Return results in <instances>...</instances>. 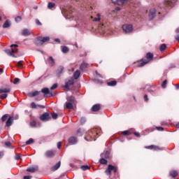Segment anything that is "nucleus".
I'll return each instance as SVG.
<instances>
[{
  "mask_svg": "<svg viewBox=\"0 0 179 179\" xmlns=\"http://www.w3.org/2000/svg\"><path fill=\"white\" fill-rule=\"evenodd\" d=\"M100 128H94L92 129L89 132H88V136L85 138L88 142L92 141H96V136L99 135L101 132Z\"/></svg>",
  "mask_w": 179,
  "mask_h": 179,
  "instance_id": "nucleus-1",
  "label": "nucleus"
},
{
  "mask_svg": "<svg viewBox=\"0 0 179 179\" xmlns=\"http://www.w3.org/2000/svg\"><path fill=\"white\" fill-rule=\"evenodd\" d=\"M17 47H19L17 44H12L10 45L11 49L6 50L5 52L9 57H13V58H16V55L15 54H17Z\"/></svg>",
  "mask_w": 179,
  "mask_h": 179,
  "instance_id": "nucleus-2",
  "label": "nucleus"
},
{
  "mask_svg": "<svg viewBox=\"0 0 179 179\" xmlns=\"http://www.w3.org/2000/svg\"><path fill=\"white\" fill-rule=\"evenodd\" d=\"M66 102L65 103L66 108L68 110H72L73 108V104H75V98L72 96L66 97Z\"/></svg>",
  "mask_w": 179,
  "mask_h": 179,
  "instance_id": "nucleus-3",
  "label": "nucleus"
},
{
  "mask_svg": "<svg viewBox=\"0 0 179 179\" xmlns=\"http://www.w3.org/2000/svg\"><path fill=\"white\" fill-rule=\"evenodd\" d=\"M8 93H10V88H0V99H6L8 97Z\"/></svg>",
  "mask_w": 179,
  "mask_h": 179,
  "instance_id": "nucleus-4",
  "label": "nucleus"
},
{
  "mask_svg": "<svg viewBox=\"0 0 179 179\" xmlns=\"http://www.w3.org/2000/svg\"><path fill=\"white\" fill-rule=\"evenodd\" d=\"M50 41V37L48 36H46V37H38L36 38V40L35 41V44L36 45H43V43H47V41Z\"/></svg>",
  "mask_w": 179,
  "mask_h": 179,
  "instance_id": "nucleus-5",
  "label": "nucleus"
},
{
  "mask_svg": "<svg viewBox=\"0 0 179 179\" xmlns=\"http://www.w3.org/2000/svg\"><path fill=\"white\" fill-rule=\"evenodd\" d=\"M117 169L116 166H114L111 164H109L108 166V169L105 171L106 174H107V176H109V177H111V172L114 171V173H117Z\"/></svg>",
  "mask_w": 179,
  "mask_h": 179,
  "instance_id": "nucleus-6",
  "label": "nucleus"
},
{
  "mask_svg": "<svg viewBox=\"0 0 179 179\" xmlns=\"http://www.w3.org/2000/svg\"><path fill=\"white\" fill-rule=\"evenodd\" d=\"M146 58L148 60L142 62L138 65V66H145V65H146L149 61H152V59H153V54L150 52L147 53Z\"/></svg>",
  "mask_w": 179,
  "mask_h": 179,
  "instance_id": "nucleus-7",
  "label": "nucleus"
},
{
  "mask_svg": "<svg viewBox=\"0 0 179 179\" xmlns=\"http://www.w3.org/2000/svg\"><path fill=\"white\" fill-rule=\"evenodd\" d=\"M131 0H112L113 3L118 5L119 6H124L126 3H128Z\"/></svg>",
  "mask_w": 179,
  "mask_h": 179,
  "instance_id": "nucleus-8",
  "label": "nucleus"
},
{
  "mask_svg": "<svg viewBox=\"0 0 179 179\" xmlns=\"http://www.w3.org/2000/svg\"><path fill=\"white\" fill-rule=\"evenodd\" d=\"M41 92L43 93L45 97H52L54 96L48 87L42 89Z\"/></svg>",
  "mask_w": 179,
  "mask_h": 179,
  "instance_id": "nucleus-9",
  "label": "nucleus"
},
{
  "mask_svg": "<svg viewBox=\"0 0 179 179\" xmlns=\"http://www.w3.org/2000/svg\"><path fill=\"white\" fill-rule=\"evenodd\" d=\"M122 29L126 33H132V31L134 30V27L131 24H124L122 26Z\"/></svg>",
  "mask_w": 179,
  "mask_h": 179,
  "instance_id": "nucleus-10",
  "label": "nucleus"
},
{
  "mask_svg": "<svg viewBox=\"0 0 179 179\" xmlns=\"http://www.w3.org/2000/svg\"><path fill=\"white\" fill-rule=\"evenodd\" d=\"M148 17L150 20H152V19H155V17H156V8H152L150 9L148 13Z\"/></svg>",
  "mask_w": 179,
  "mask_h": 179,
  "instance_id": "nucleus-11",
  "label": "nucleus"
},
{
  "mask_svg": "<svg viewBox=\"0 0 179 179\" xmlns=\"http://www.w3.org/2000/svg\"><path fill=\"white\" fill-rule=\"evenodd\" d=\"M41 121H50L51 120V116H50L49 113H45L40 116Z\"/></svg>",
  "mask_w": 179,
  "mask_h": 179,
  "instance_id": "nucleus-12",
  "label": "nucleus"
},
{
  "mask_svg": "<svg viewBox=\"0 0 179 179\" xmlns=\"http://www.w3.org/2000/svg\"><path fill=\"white\" fill-rule=\"evenodd\" d=\"M176 3V0H164V5L168 8H173Z\"/></svg>",
  "mask_w": 179,
  "mask_h": 179,
  "instance_id": "nucleus-13",
  "label": "nucleus"
},
{
  "mask_svg": "<svg viewBox=\"0 0 179 179\" xmlns=\"http://www.w3.org/2000/svg\"><path fill=\"white\" fill-rule=\"evenodd\" d=\"M45 156L48 159H51L55 156V150H49L45 152Z\"/></svg>",
  "mask_w": 179,
  "mask_h": 179,
  "instance_id": "nucleus-14",
  "label": "nucleus"
},
{
  "mask_svg": "<svg viewBox=\"0 0 179 179\" xmlns=\"http://www.w3.org/2000/svg\"><path fill=\"white\" fill-rule=\"evenodd\" d=\"M73 83V78L66 80V85H64V89L66 90H69V86H72Z\"/></svg>",
  "mask_w": 179,
  "mask_h": 179,
  "instance_id": "nucleus-15",
  "label": "nucleus"
},
{
  "mask_svg": "<svg viewBox=\"0 0 179 179\" xmlns=\"http://www.w3.org/2000/svg\"><path fill=\"white\" fill-rule=\"evenodd\" d=\"M69 143H70L71 145H76V143H78V138H76V137L75 136L69 138Z\"/></svg>",
  "mask_w": 179,
  "mask_h": 179,
  "instance_id": "nucleus-16",
  "label": "nucleus"
},
{
  "mask_svg": "<svg viewBox=\"0 0 179 179\" xmlns=\"http://www.w3.org/2000/svg\"><path fill=\"white\" fill-rule=\"evenodd\" d=\"M21 34L22 36H24L25 37H27V36H30V34H31V32L30 31V30H29L28 29H24L22 31H21Z\"/></svg>",
  "mask_w": 179,
  "mask_h": 179,
  "instance_id": "nucleus-17",
  "label": "nucleus"
},
{
  "mask_svg": "<svg viewBox=\"0 0 179 179\" xmlns=\"http://www.w3.org/2000/svg\"><path fill=\"white\" fill-rule=\"evenodd\" d=\"M12 124H13V117L10 116L6 122V127H10Z\"/></svg>",
  "mask_w": 179,
  "mask_h": 179,
  "instance_id": "nucleus-18",
  "label": "nucleus"
},
{
  "mask_svg": "<svg viewBox=\"0 0 179 179\" xmlns=\"http://www.w3.org/2000/svg\"><path fill=\"white\" fill-rule=\"evenodd\" d=\"M10 26H12L10 20H6L3 24V29H8V27H10Z\"/></svg>",
  "mask_w": 179,
  "mask_h": 179,
  "instance_id": "nucleus-19",
  "label": "nucleus"
},
{
  "mask_svg": "<svg viewBox=\"0 0 179 179\" xmlns=\"http://www.w3.org/2000/svg\"><path fill=\"white\" fill-rule=\"evenodd\" d=\"M61 167V161L51 168L52 171H57Z\"/></svg>",
  "mask_w": 179,
  "mask_h": 179,
  "instance_id": "nucleus-20",
  "label": "nucleus"
},
{
  "mask_svg": "<svg viewBox=\"0 0 179 179\" xmlns=\"http://www.w3.org/2000/svg\"><path fill=\"white\" fill-rule=\"evenodd\" d=\"M89 67V64L86 62H83L82 64L80 66V71H85V69H86V68Z\"/></svg>",
  "mask_w": 179,
  "mask_h": 179,
  "instance_id": "nucleus-21",
  "label": "nucleus"
},
{
  "mask_svg": "<svg viewBox=\"0 0 179 179\" xmlns=\"http://www.w3.org/2000/svg\"><path fill=\"white\" fill-rule=\"evenodd\" d=\"M101 159H100V164H107V159L104 158V154H101Z\"/></svg>",
  "mask_w": 179,
  "mask_h": 179,
  "instance_id": "nucleus-22",
  "label": "nucleus"
},
{
  "mask_svg": "<svg viewBox=\"0 0 179 179\" xmlns=\"http://www.w3.org/2000/svg\"><path fill=\"white\" fill-rule=\"evenodd\" d=\"M37 170H38V166L28 168L27 169V171H29V173H36V171H37Z\"/></svg>",
  "mask_w": 179,
  "mask_h": 179,
  "instance_id": "nucleus-23",
  "label": "nucleus"
},
{
  "mask_svg": "<svg viewBox=\"0 0 179 179\" xmlns=\"http://www.w3.org/2000/svg\"><path fill=\"white\" fill-rule=\"evenodd\" d=\"M31 108H37V107H40V108H45V106H43V105H36V103L34 102H32L31 103Z\"/></svg>",
  "mask_w": 179,
  "mask_h": 179,
  "instance_id": "nucleus-24",
  "label": "nucleus"
},
{
  "mask_svg": "<svg viewBox=\"0 0 179 179\" xmlns=\"http://www.w3.org/2000/svg\"><path fill=\"white\" fill-rule=\"evenodd\" d=\"M145 149H150V150H160V148H159L158 146L156 145H149L145 147Z\"/></svg>",
  "mask_w": 179,
  "mask_h": 179,
  "instance_id": "nucleus-25",
  "label": "nucleus"
},
{
  "mask_svg": "<svg viewBox=\"0 0 179 179\" xmlns=\"http://www.w3.org/2000/svg\"><path fill=\"white\" fill-rule=\"evenodd\" d=\"M40 91H34V92H31L29 94V97H35V96H38L40 94Z\"/></svg>",
  "mask_w": 179,
  "mask_h": 179,
  "instance_id": "nucleus-26",
  "label": "nucleus"
},
{
  "mask_svg": "<svg viewBox=\"0 0 179 179\" xmlns=\"http://www.w3.org/2000/svg\"><path fill=\"white\" fill-rule=\"evenodd\" d=\"M48 61L49 64H50L51 66H54V65H55V60H54V58H52V57H49Z\"/></svg>",
  "mask_w": 179,
  "mask_h": 179,
  "instance_id": "nucleus-27",
  "label": "nucleus"
},
{
  "mask_svg": "<svg viewBox=\"0 0 179 179\" xmlns=\"http://www.w3.org/2000/svg\"><path fill=\"white\" fill-rule=\"evenodd\" d=\"M100 108H101L100 104H95L92 106V111H99Z\"/></svg>",
  "mask_w": 179,
  "mask_h": 179,
  "instance_id": "nucleus-28",
  "label": "nucleus"
},
{
  "mask_svg": "<svg viewBox=\"0 0 179 179\" xmlns=\"http://www.w3.org/2000/svg\"><path fill=\"white\" fill-rule=\"evenodd\" d=\"M79 76H80V71L77 70L73 74V78L77 80L79 79Z\"/></svg>",
  "mask_w": 179,
  "mask_h": 179,
  "instance_id": "nucleus-29",
  "label": "nucleus"
},
{
  "mask_svg": "<svg viewBox=\"0 0 179 179\" xmlns=\"http://www.w3.org/2000/svg\"><path fill=\"white\" fill-rule=\"evenodd\" d=\"M169 174L171 177H173V178L178 176L177 171H171Z\"/></svg>",
  "mask_w": 179,
  "mask_h": 179,
  "instance_id": "nucleus-30",
  "label": "nucleus"
},
{
  "mask_svg": "<svg viewBox=\"0 0 179 179\" xmlns=\"http://www.w3.org/2000/svg\"><path fill=\"white\" fill-rule=\"evenodd\" d=\"M101 19V14L96 13V17H95L93 20L94 22H100V20Z\"/></svg>",
  "mask_w": 179,
  "mask_h": 179,
  "instance_id": "nucleus-31",
  "label": "nucleus"
},
{
  "mask_svg": "<svg viewBox=\"0 0 179 179\" xmlns=\"http://www.w3.org/2000/svg\"><path fill=\"white\" fill-rule=\"evenodd\" d=\"M62 71H64V66H60L58 68V69H57V75H58L59 76H61V73H62Z\"/></svg>",
  "mask_w": 179,
  "mask_h": 179,
  "instance_id": "nucleus-32",
  "label": "nucleus"
},
{
  "mask_svg": "<svg viewBox=\"0 0 179 179\" xmlns=\"http://www.w3.org/2000/svg\"><path fill=\"white\" fill-rule=\"evenodd\" d=\"M81 170H83V171H86V170H89V169H90V167H89V166L87 165H83L80 166Z\"/></svg>",
  "mask_w": 179,
  "mask_h": 179,
  "instance_id": "nucleus-33",
  "label": "nucleus"
},
{
  "mask_svg": "<svg viewBox=\"0 0 179 179\" xmlns=\"http://www.w3.org/2000/svg\"><path fill=\"white\" fill-rule=\"evenodd\" d=\"M64 16H72V12L68 10H64Z\"/></svg>",
  "mask_w": 179,
  "mask_h": 179,
  "instance_id": "nucleus-34",
  "label": "nucleus"
},
{
  "mask_svg": "<svg viewBox=\"0 0 179 179\" xmlns=\"http://www.w3.org/2000/svg\"><path fill=\"white\" fill-rule=\"evenodd\" d=\"M103 155V159H108L110 157V152L106 151V153H102Z\"/></svg>",
  "mask_w": 179,
  "mask_h": 179,
  "instance_id": "nucleus-35",
  "label": "nucleus"
},
{
  "mask_svg": "<svg viewBox=\"0 0 179 179\" xmlns=\"http://www.w3.org/2000/svg\"><path fill=\"white\" fill-rule=\"evenodd\" d=\"M54 6H55V3H52V2H49L48 3V9H52V8H54Z\"/></svg>",
  "mask_w": 179,
  "mask_h": 179,
  "instance_id": "nucleus-36",
  "label": "nucleus"
},
{
  "mask_svg": "<svg viewBox=\"0 0 179 179\" xmlns=\"http://www.w3.org/2000/svg\"><path fill=\"white\" fill-rule=\"evenodd\" d=\"M108 86H115L117 81H110L107 83Z\"/></svg>",
  "mask_w": 179,
  "mask_h": 179,
  "instance_id": "nucleus-37",
  "label": "nucleus"
},
{
  "mask_svg": "<svg viewBox=\"0 0 179 179\" xmlns=\"http://www.w3.org/2000/svg\"><path fill=\"white\" fill-rule=\"evenodd\" d=\"M62 52H64V54H66V52H68V51H69V48H68V47L64 46L62 48Z\"/></svg>",
  "mask_w": 179,
  "mask_h": 179,
  "instance_id": "nucleus-38",
  "label": "nucleus"
},
{
  "mask_svg": "<svg viewBox=\"0 0 179 179\" xmlns=\"http://www.w3.org/2000/svg\"><path fill=\"white\" fill-rule=\"evenodd\" d=\"M31 143H34V140L33 138H29L26 141V145H31Z\"/></svg>",
  "mask_w": 179,
  "mask_h": 179,
  "instance_id": "nucleus-39",
  "label": "nucleus"
},
{
  "mask_svg": "<svg viewBox=\"0 0 179 179\" xmlns=\"http://www.w3.org/2000/svg\"><path fill=\"white\" fill-rule=\"evenodd\" d=\"M83 23V21L82 20H78L77 21V27H82Z\"/></svg>",
  "mask_w": 179,
  "mask_h": 179,
  "instance_id": "nucleus-40",
  "label": "nucleus"
},
{
  "mask_svg": "<svg viewBox=\"0 0 179 179\" xmlns=\"http://www.w3.org/2000/svg\"><path fill=\"white\" fill-rule=\"evenodd\" d=\"M6 120H8V114L3 115L1 117V121H3V122H5Z\"/></svg>",
  "mask_w": 179,
  "mask_h": 179,
  "instance_id": "nucleus-41",
  "label": "nucleus"
},
{
  "mask_svg": "<svg viewBox=\"0 0 179 179\" xmlns=\"http://www.w3.org/2000/svg\"><path fill=\"white\" fill-rule=\"evenodd\" d=\"M166 85H167V80H165L162 83V87H163V89H166Z\"/></svg>",
  "mask_w": 179,
  "mask_h": 179,
  "instance_id": "nucleus-42",
  "label": "nucleus"
},
{
  "mask_svg": "<svg viewBox=\"0 0 179 179\" xmlns=\"http://www.w3.org/2000/svg\"><path fill=\"white\" fill-rule=\"evenodd\" d=\"M15 21L16 23H19V22H22V17L20 16H17L15 17Z\"/></svg>",
  "mask_w": 179,
  "mask_h": 179,
  "instance_id": "nucleus-43",
  "label": "nucleus"
},
{
  "mask_svg": "<svg viewBox=\"0 0 179 179\" xmlns=\"http://www.w3.org/2000/svg\"><path fill=\"white\" fill-rule=\"evenodd\" d=\"M166 44L164 43L160 46L159 50H160V51H164V50H166Z\"/></svg>",
  "mask_w": 179,
  "mask_h": 179,
  "instance_id": "nucleus-44",
  "label": "nucleus"
},
{
  "mask_svg": "<svg viewBox=\"0 0 179 179\" xmlns=\"http://www.w3.org/2000/svg\"><path fill=\"white\" fill-rule=\"evenodd\" d=\"M57 87H58V84H54V85L50 87V90H55V89H57Z\"/></svg>",
  "mask_w": 179,
  "mask_h": 179,
  "instance_id": "nucleus-45",
  "label": "nucleus"
},
{
  "mask_svg": "<svg viewBox=\"0 0 179 179\" xmlns=\"http://www.w3.org/2000/svg\"><path fill=\"white\" fill-rule=\"evenodd\" d=\"M19 82H20V79L16 78L14 79L13 84L14 85H17V83H19Z\"/></svg>",
  "mask_w": 179,
  "mask_h": 179,
  "instance_id": "nucleus-46",
  "label": "nucleus"
},
{
  "mask_svg": "<svg viewBox=\"0 0 179 179\" xmlns=\"http://www.w3.org/2000/svg\"><path fill=\"white\" fill-rule=\"evenodd\" d=\"M52 117L53 118V120H57V118H58V114L57 113L52 114Z\"/></svg>",
  "mask_w": 179,
  "mask_h": 179,
  "instance_id": "nucleus-47",
  "label": "nucleus"
},
{
  "mask_svg": "<svg viewBox=\"0 0 179 179\" xmlns=\"http://www.w3.org/2000/svg\"><path fill=\"white\" fill-rule=\"evenodd\" d=\"M17 66H19V68H22V66H23V64L22 63V61H20L17 63Z\"/></svg>",
  "mask_w": 179,
  "mask_h": 179,
  "instance_id": "nucleus-48",
  "label": "nucleus"
},
{
  "mask_svg": "<svg viewBox=\"0 0 179 179\" xmlns=\"http://www.w3.org/2000/svg\"><path fill=\"white\" fill-rule=\"evenodd\" d=\"M30 125H31V127H36V121H32V122H30Z\"/></svg>",
  "mask_w": 179,
  "mask_h": 179,
  "instance_id": "nucleus-49",
  "label": "nucleus"
},
{
  "mask_svg": "<svg viewBox=\"0 0 179 179\" xmlns=\"http://www.w3.org/2000/svg\"><path fill=\"white\" fill-rule=\"evenodd\" d=\"M80 122H81L82 124H85V122H86V118L81 117Z\"/></svg>",
  "mask_w": 179,
  "mask_h": 179,
  "instance_id": "nucleus-50",
  "label": "nucleus"
},
{
  "mask_svg": "<svg viewBox=\"0 0 179 179\" xmlns=\"http://www.w3.org/2000/svg\"><path fill=\"white\" fill-rule=\"evenodd\" d=\"M156 129H157V131H164V129L161 127H157Z\"/></svg>",
  "mask_w": 179,
  "mask_h": 179,
  "instance_id": "nucleus-51",
  "label": "nucleus"
},
{
  "mask_svg": "<svg viewBox=\"0 0 179 179\" xmlns=\"http://www.w3.org/2000/svg\"><path fill=\"white\" fill-rule=\"evenodd\" d=\"M36 23L38 26H41V22L38 20H36Z\"/></svg>",
  "mask_w": 179,
  "mask_h": 179,
  "instance_id": "nucleus-52",
  "label": "nucleus"
},
{
  "mask_svg": "<svg viewBox=\"0 0 179 179\" xmlns=\"http://www.w3.org/2000/svg\"><path fill=\"white\" fill-rule=\"evenodd\" d=\"M122 134H123V135H129V131H122Z\"/></svg>",
  "mask_w": 179,
  "mask_h": 179,
  "instance_id": "nucleus-53",
  "label": "nucleus"
},
{
  "mask_svg": "<svg viewBox=\"0 0 179 179\" xmlns=\"http://www.w3.org/2000/svg\"><path fill=\"white\" fill-rule=\"evenodd\" d=\"M6 146H10L12 143L10 141H7L5 143Z\"/></svg>",
  "mask_w": 179,
  "mask_h": 179,
  "instance_id": "nucleus-54",
  "label": "nucleus"
},
{
  "mask_svg": "<svg viewBox=\"0 0 179 179\" xmlns=\"http://www.w3.org/2000/svg\"><path fill=\"white\" fill-rule=\"evenodd\" d=\"M62 145V143H61V142H58L57 143V148L58 149H61V145Z\"/></svg>",
  "mask_w": 179,
  "mask_h": 179,
  "instance_id": "nucleus-55",
  "label": "nucleus"
},
{
  "mask_svg": "<svg viewBox=\"0 0 179 179\" xmlns=\"http://www.w3.org/2000/svg\"><path fill=\"white\" fill-rule=\"evenodd\" d=\"M134 135L135 136H137V138H141V134H139L138 132H134Z\"/></svg>",
  "mask_w": 179,
  "mask_h": 179,
  "instance_id": "nucleus-56",
  "label": "nucleus"
},
{
  "mask_svg": "<svg viewBox=\"0 0 179 179\" xmlns=\"http://www.w3.org/2000/svg\"><path fill=\"white\" fill-rule=\"evenodd\" d=\"M144 100H145V101H149V99L148 98V95L147 94H145L144 96Z\"/></svg>",
  "mask_w": 179,
  "mask_h": 179,
  "instance_id": "nucleus-57",
  "label": "nucleus"
},
{
  "mask_svg": "<svg viewBox=\"0 0 179 179\" xmlns=\"http://www.w3.org/2000/svg\"><path fill=\"white\" fill-rule=\"evenodd\" d=\"M19 159H20V155H17L15 156V160H19Z\"/></svg>",
  "mask_w": 179,
  "mask_h": 179,
  "instance_id": "nucleus-58",
  "label": "nucleus"
},
{
  "mask_svg": "<svg viewBox=\"0 0 179 179\" xmlns=\"http://www.w3.org/2000/svg\"><path fill=\"white\" fill-rule=\"evenodd\" d=\"M24 179H31V176H24Z\"/></svg>",
  "mask_w": 179,
  "mask_h": 179,
  "instance_id": "nucleus-59",
  "label": "nucleus"
},
{
  "mask_svg": "<svg viewBox=\"0 0 179 179\" xmlns=\"http://www.w3.org/2000/svg\"><path fill=\"white\" fill-rule=\"evenodd\" d=\"M1 157H3V152H0V159H1Z\"/></svg>",
  "mask_w": 179,
  "mask_h": 179,
  "instance_id": "nucleus-60",
  "label": "nucleus"
},
{
  "mask_svg": "<svg viewBox=\"0 0 179 179\" xmlns=\"http://www.w3.org/2000/svg\"><path fill=\"white\" fill-rule=\"evenodd\" d=\"M176 40L179 42V35L175 36Z\"/></svg>",
  "mask_w": 179,
  "mask_h": 179,
  "instance_id": "nucleus-61",
  "label": "nucleus"
},
{
  "mask_svg": "<svg viewBox=\"0 0 179 179\" xmlns=\"http://www.w3.org/2000/svg\"><path fill=\"white\" fill-rule=\"evenodd\" d=\"M55 41H56L57 43H61V41L59 38L55 39Z\"/></svg>",
  "mask_w": 179,
  "mask_h": 179,
  "instance_id": "nucleus-62",
  "label": "nucleus"
},
{
  "mask_svg": "<svg viewBox=\"0 0 179 179\" xmlns=\"http://www.w3.org/2000/svg\"><path fill=\"white\" fill-rule=\"evenodd\" d=\"M1 73H3V69H0V75H1Z\"/></svg>",
  "mask_w": 179,
  "mask_h": 179,
  "instance_id": "nucleus-63",
  "label": "nucleus"
},
{
  "mask_svg": "<svg viewBox=\"0 0 179 179\" xmlns=\"http://www.w3.org/2000/svg\"><path fill=\"white\" fill-rule=\"evenodd\" d=\"M176 88L179 90V85H176Z\"/></svg>",
  "mask_w": 179,
  "mask_h": 179,
  "instance_id": "nucleus-64",
  "label": "nucleus"
}]
</instances>
